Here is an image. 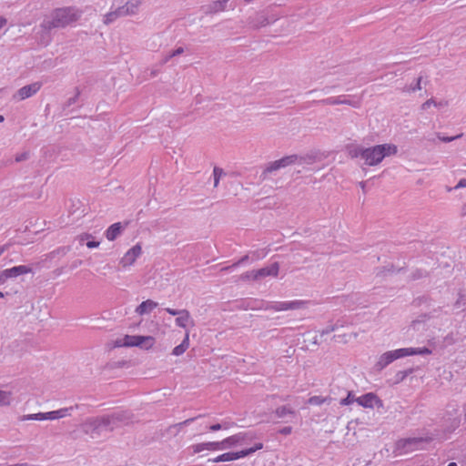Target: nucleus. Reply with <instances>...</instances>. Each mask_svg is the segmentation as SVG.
<instances>
[{"label": "nucleus", "instance_id": "1", "mask_svg": "<svg viewBox=\"0 0 466 466\" xmlns=\"http://www.w3.org/2000/svg\"><path fill=\"white\" fill-rule=\"evenodd\" d=\"M131 416L127 411H117L110 415L86 420L82 425V431L91 438H97L105 431H112L119 423H127Z\"/></svg>", "mask_w": 466, "mask_h": 466}, {"label": "nucleus", "instance_id": "2", "mask_svg": "<svg viewBox=\"0 0 466 466\" xmlns=\"http://www.w3.org/2000/svg\"><path fill=\"white\" fill-rule=\"evenodd\" d=\"M82 12L74 6H67L55 9L50 18L45 19L41 27L46 31L54 28H64L80 19Z\"/></svg>", "mask_w": 466, "mask_h": 466}, {"label": "nucleus", "instance_id": "3", "mask_svg": "<svg viewBox=\"0 0 466 466\" xmlns=\"http://www.w3.org/2000/svg\"><path fill=\"white\" fill-rule=\"evenodd\" d=\"M431 350L428 348H403L395 350H390L380 356L374 368L377 371H381L389 364L394 360L412 355H427L431 354Z\"/></svg>", "mask_w": 466, "mask_h": 466}, {"label": "nucleus", "instance_id": "4", "mask_svg": "<svg viewBox=\"0 0 466 466\" xmlns=\"http://www.w3.org/2000/svg\"><path fill=\"white\" fill-rule=\"evenodd\" d=\"M398 148L393 144H381L366 147L364 151V164L367 166H377L386 157L396 155Z\"/></svg>", "mask_w": 466, "mask_h": 466}, {"label": "nucleus", "instance_id": "5", "mask_svg": "<svg viewBox=\"0 0 466 466\" xmlns=\"http://www.w3.org/2000/svg\"><path fill=\"white\" fill-rule=\"evenodd\" d=\"M154 338L151 336H131L126 335L122 339L115 340V347H141L149 349L153 346Z\"/></svg>", "mask_w": 466, "mask_h": 466}, {"label": "nucleus", "instance_id": "6", "mask_svg": "<svg viewBox=\"0 0 466 466\" xmlns=\"http://www.w3.org/2000/svg\"><path fill=\"white\" fill-rule=\"evenodd\" d=\"M262 448H263L262 443H257L254 447H251V448L246 449V450H242L240 451L223 453V454L218 455V457L212 459L211 461L213 462L231 461L234 460H238V459L246 457Z\"/></svg>", "mask_w": 466, "mask_h": 466}, {"label": "nucleus", "instance_id": "7", "mask_svg": "<svg viewBox=\"0 0 466 466\" xmlns=\"http://www.w3.org/2000/svg\"><path fill=\"white\" fill-rule=\"evenodd\" d=\"M165 310L172 316H177L176 319V325L177 327L186 329L189 324L193 327L195 325L190 313L187 309H174L167 308Z\"/></svg>", "mask_w": 466, "mask_h": 466}, {"label": "nucleus", "instance_id": "8", "mask_svg": "<svg viewBox=\"0 0 466 466\" xmlns=\"http://www.w3.org/2000/svg\"><path fill=\"white\" fill-rule=\"evenodd\" d=\"M307 303L305 300L282 301L268 305L265 309L275 311L296 310L305 308Z\"/></svg>", "mask_w": 466, "mask_h": 466}, {"label": "nucleus", "instance_id": "9", "mask_svg": "<svg viewBox=\"0 0 466 466\" xmlns=\"http://www.w3.org/2000/svg\"><path fill=\"white\" fill-rule=\"evenodd\" d=\"M32 272V268L25 265L15 266L0 271V284H4L8 279L16 278L23 274Z\"/></svg>", "mask_w": 466, "mask_h": 466}, {"label": "nucleus", "instance_id": "10", "mask_svg": "<svg viewBox=\"0 0 466 466\" xmlns=\"http://www.w3.org/2000/svg\"><path fill=\"white\" fill-rule=\"evenodd\" d=\"M356 402L364 408H383L382 400L373 392L356 398Z\"/></svg>", "mask_w": 466, "mask_h": 466}, {"label": "nucleus", "instance_id": "11", "mask_svg": "<svg viewBox=\"0 0 466 466\" xmlns=\"http://www.w3.org/2000/svg\"><path fill=\"white\" fill-rule=\"evenodd\" d=\"M41 86V82H35L30 85H26L19 88L13 97L16 100H24L29 98L36 94L40 90Z\"/></svg>", "mask_w": 466, "mask_h": 466}, {"label": "nucleus", "instance_id": "12", "mask_svg": "<svg viewBox=\"0 0 466 466\" xmlns=\"http://www.w3.org/2000/svg\"><path fill=\"white\" fill-rule=\"evenodd\" d=\"M142 252V248L140 244L135 245L131 248L120 259V264L126 268L127 266H131L136 259L140 256Z\"/></svg>", "mask_w": 466, "mask_h": 466}, {"label": "nucleus", "instance_id": "13", "mask_svg": "<svg viewBox=\"0 0 466 466\" xmlns=\"http://www.w3.org/2000/svg\"><path fill=\"white\" fill-rule=\"evenodd\" d=\"M279 266L278 262L271 264L269 267L262 268L258 270H253V279L257 280L268 276L277 277L279 274Z\"/></svg>", "mask_w": 466, "mask_h": 466}, {"label": "nucleus", "instance_id": "14", "mask_svg": "<svg viewBox=\"0 0 466 466\" xmlns=\"http://www.w3.org/2000/svg\"><path fill=\"white\" fill-rule=\"evenodd\" d=\"M324 105H349L353 107H360V102L359 101H352L346 98H341V96L339 97H329L327 99H324L321 101Z\"/></svg>", "mask_w": 466, "mask_h": 466}, {"label": "nucleus", "instance_id": "15", "mask_svg": "<svg viewBox=\"0 0 466 466\" xmlns=\"http://www.w3.org/2000/svg\"><path fill=\"white\" fill-rule=\"evenodd\" d=\"M73 410V407H67L59 409L57 410L46 412V420H58L67 416H71Z\"/></svg>", "mask_w": 466, "mask_h": 466}, {"label": "nucleus", "instance_id": "16", "mask_svg": "<svg viewBox=\"0 0 466 466\" xmlns=\"http://www.w3.org/2000/svg\"><path fill=\"white\" fill-rule=\"evenodd\" d=\"M228 1L229 0H215L205 7V13L211 15L224 11Z\"/></svg>", "mask_w": 466, "mask_h": 466}, {"label": "nucleus", "instance_id": "17", "mask_svg": "<svg viewBox=\"0 0 466 466\" xmlns=\"http://www.w3.org/2000/svg\"><path fill=\"white\" fill-rule=\"evenodd\" d=\"M124 227L120 222L114 223L106 231V238L109 241L115 240L122 233Z\"/></svg>", "mask_w": 466, "mask_h": 466}, {"label": "nucleus", "instance_id": "18", "mask_svg": "<svg viewBox=\"0 0 466 466\" xmlns=\"http://www.w3.org/2000/svg\"><path fill=\"white\" fill-rule=\"evenodd\" d=\"M245 434L243 433H238L233 436H230L228 438H226L221 441V448L222 450L233 447L237 445L238 443H240L244 441Z\"/></svg>", "mask_w": 466, "mask_h": 466}, {"label": "nucleus", "instance_id": "19", "mask_svg": "<svg viewBox=\"0 0 466 466\" xmlns=\"http://www.w3.org/2000/svg\"><path fill=\"white\" fill-rule=\"evenodd\" d=\"M296 165H312L318 160V155L310 152L305 155L296 154Z\"/></svg>", "mask_w": 466, "mask_h": 466}, {"label": "nucleus", "instance_id": "20", "mask_svg": "<svg viewBox=\"0 0 466 466\" xmlns=\"http://www.w3.org/2000/svg\"><path fill=\"white\" fill-rule=\"evenodd\" d=\"M157 306L158 304L157 302L147 299L137 307L136 313L138 315H145L155 309Z\"/></svg>", "mask_w": 466, "mask_h": 466}, {"label": "nucleus", "instance_id": "21", "mask_svg": "<svg viewBox=\"0 0 466 466\" xmlns=\"http://www.w3.org/2000/svg\"><path fill=\"white\" fill-rule=\"evenodd\" d=\"M189 347V332L186 331L185 338L182 342L174 348L172 354L175 356L182 355Z\"/></svg>", "mask_w": 466, "mask_h": 466}, {"label": "nucleus", "instance_id": "22", "mask_svg": "<svg viewBox=\"0 0 466 466\" xmlns=\"http://www.w3.org/2000/svg\"><path fill=\"white\" fill-rule=\"evenodd\" d=\"M143 0H128L123 6L128 15H136Z\"/></svg>", "mask_w": 466, "mask_h": 466}, {"label": "nucleus", "instance_id": "23", "mask_svg": "<svg viewBox=\"0 0 466 466\" xmlns=\"http://www.w3.org/2000/svg\"><path fill=\"white\" fill-rule=\"evenodd\" d=\"M366 147L350 145L347 147L348 154L351 158L360 157L363 159Z\"/></svg>", "mask_w": 466, "mask_h": 466}, {"label": "nucleus", "instance_id": "24", "mask_svg": "<svg viewBox=\"0 0 466 466\" xmlns=\"http://www.w3.org/2000/svg\"><path fill=\"white\" fill-rule=\"evenodd\" d=\"M282 167L279 165L278 160L269 162L263 170L261 177H263V179H265L268 174L278 171Z\"/></svg>", "mask_w": 466, "mask_h": 466}, {"label": "nucleus", "instance_id": "25", "mask_svg": "<svg viewBox=\"0 0 466 466\" xmlns=\"http://www.w3.org/2000/svg\"><path fill=\"white\" fill-rule=\"evenodd\" d=\"M296 154L285 156L279 159H278L279 165L282 167V168H285L287 167L296 165Z\"/></svg>", "mask_w": 466, "mask_h": 466}, {"label": "nucleus", "instance_id": "26", "mask_svg": "<svg viewBox=\"0 0 466 466\" xmlns=\"http://www.w3.org/2000/svg\"><path fill=\"white\" fill-rule=\"evenodd\" d=\"M12 402V392L0 390V407L9 406Z\"/></svg>", "mask_w": 466, "mask_h": 466}, {"label": "nucleus", "instance_id": "27", "mask_svg": "<svg viewBox=\"0 0 466 466\" xmlns=\"http://www.w3.org/2000/svg\"><path fill=\"white\" fill-rule=\"evenodd\" d=\"M275 413L279 418H284L287 415H294L295 410L288 406H281L276 409Z\"/></svg>", "mask_w": 466, "mask_h": 466}, {"label": "nucleus", "instance_id": "28", "mask_svg": "<svg viewBox=\"0 0 466 466\" xmlns=\"http://www.w3.org/2000/svg\"><path fill=\"white\" fill-rule=\"evenodd\" d=\"M184 48L182 46H179L177 48H176L175 50L171 51L169 54H167L161 61V65H165L167 64L169 59H171L172 57H175V56H180L184 53Z\"/></svg>", "mask_w": 466, "mask_h": 466}, {"label": "nucleus", "instance_id": "29", "mask_svg": "<svg viewBox=\"0 0 466 466\" xmlns=\"http://www.w3.org/2000/svg\"><path fill=\"white\" fill-rule=\"evenodd\" d=\"M46 420V412L45 413H42V412H39V413H35V414H28V415H23L21 418H20V420L24 421V420Z\"/></svg>", "mask_w": 466, "mask_h": 466}, {"label": "nucleus", "instance_id": "30", "mask_svg": "<svg viewBox=\"0 0 466 466\" xmlns=\"http://www.w3.org/2000/svg\"><path fill=\"white\" fill-rule=\"evenodd\" d=\"M305 341L315 346H319L322 342L321 338L317 333H307Z\"/></svg>", "mask_w": 466, "mask_h": 466}, {"label": "nucleus", "instance_id": "31", "mask_svg": "<svg viewBox=\"0 0 466 466\" xmlns=\"http://www.w3.org/2000/svg\"><path fill=\"white\" fill-rule=\"evenodd\" d=\"M277 17H272L271 19L268 18L266 15H261L258 17V22L254 25L255 26H265L274 21H276Z\"/></svg>", "mask_w": 466, "mask_h": 466}, {"label": "nucleus", "instance_id": "32", "mask_svg": "<svg viewBox=\"0 0 466 466\" xmlns=\"http://www.w3.org/2000/svg\"><path fill=\"white\" fill-rule=\"evenodd\" d=\"M225 175L224 171L222 168L220 167H215L214 169H213V176H214V187H217L218 183H219V179L220 177Z\"/></svg>", "mask_w": 466, "mask_h": 466}, {"label": "nucleus", "instance_id": "33", "mask_svg": "<svg viewBox=\"0 0 466 466\" xmlns=\"http://www.w3.org/2000/svg\"><path fill=\"white\" fill-rule=\"evenodd\" d=\"M412 372V370H400L395 375V383H400L405 380V378Z\"/></svg>", "mask_w": 466, "mask_h": 466}, {"label": "nucleus", "instance_id": "34", "mask_svg": "<svg viewBox=\"0 0 466 466\" xmlns=\"http://www.w3.org/2000/svg\"><path fill=\"white\" fill-rule=\"evenodd\" d=\"M327 401L326 398H323L321 396H313L310 397L308 400V402L311 405H321Z\"/></svg>", "mask_w": 466, "mask_h": 466}, {"label": "nucleus", "instance_id": "35", "mask_svg": "<svg viewBox=\"0 0 466 466\" xmlns=\"http://www.w3.org/2000/svg\"><path fill=\"white\" fill-rule=\"evenodd\" d=\"M205 447H206V450H208V451L222 450L221 441L205 442Z\"/></svg>", "mask_w": 466, "mask_h": 466}, {"label": "nucleus", "instance_id": "36", "mask_svg": "<svg viewBox=\"0 0 466 466\" xmlns=\"http://www.w3.org/2000/svg\"><path fill=\"white\" fill-rule=\"evenodd\" d=\"M465 306H466V299L463 295H460L454 304V307L457 309L463 310Z\"/></svg>", "mask_w": 466, "mask_h": 466}, {"label": "nucleus", "instance_id": "37", "mask_svg": "<svg viewBox=\"0 0 466 466\" xmlns=\"http://www.w3.org/2000/svg\"><path fill=\"white\" fill-rule=\"evenodd\" d=\"M420 82H421V76L417 78V83L413 86H410L404 88V91L406 92H415L416 90H420Z\"/></svg>", "mask_w": 466, "mask_h": 466}, {"label": "nucleus", "instance_id": "38", "mask_svg": "<svg viewBox=\"0 0 466 466\" xmlns=\"http://www.w3.org/2000/svg\"><path fill=\"white\" fill-rule=\"evenodd\" d=\"M338 329V326L335 324V325H330V326H328L326 329H322L321 331H319V337L322 339V337H324L325 335H328L331 332H334L336 331Z\"/></svg>", "mask_w": 466, "mask_h": 466}, {"label": "nucleus", "instance_id": "39", "mask_svg": "<svg viewBox=\"0 0 466 466\" xmlns=\"http://www.w3.org/2000/svg\"><path fill=\"white\" fill-rule=\"evenodd\" d=\"M356 401V399L354 398L353 394L351 392L348 393V396L340 400V405L346 406L350 405Z\"/></svg>", "mask_w": 466, "mask_h": 466}, {"label": "nucleus", "instance_id": "40", "mask_svg": "<svg viewBox=\"0 0 466 466\" xmlns=\"http://www.w3.org/2000/svg\"><path fill=\"white\" fill-rule=\"evenodd\" d=\"M116 19H117V17L116 16V14L114 13V11H111L105 15L104 23L106 25H109V24L113 23L114 21H116Z\"/></svg>", "mask_w": 466, "mask_h": 466}, {"label": "nucleus", "instance_id": "41", "mask_svg": "<svg viewBox=\"0 0 466 466\" xmlns=\"http://www.w3.org/2000/svg\"><path fill=\"white\" fill-rule=\"evenodd\" d=\"M114 13L117 18L128 15L126 13L125 7L123 5L118 6L116 10H114Z\"/></svg>", "mask_w": 466, "mask_h": 466}, {"label": "nucleus", "instance_id": "42", "mask_svg": "<svg viewBox=\"0 0 466 466\" xmlns=\"http://www.w3.org/2000/svg\"><path fill=\"white\" fill-rule=\"evenodd\" d=\"M431 106H437V102L433 98H431V99H428L427 101H425L421 105L420 108H421V110H426Z\"/></svg>", "mask_w": 466, "mask_h": 466}, {"label": "nucleus", "instance_id": "43", "mask_svg": "<svg viewBox=\"0 0 466 466\" xmlns=\"http://www.w3.org/2000/svg\"><path fill=\"white\" fill-rule=\"evenodd\" d=\"M192 450L194 453L201 452L206 450L205 443H198L192 446Z\"/></svg>", "mask_w": 466, "mask_h": 466}, {"label": "nucleus", "instance_id": "44", "mask_svg": "<svg viewBox=\"0 0 466 466\" xmlns=\"http://www.w3.org/2000/svg\"><path fill=\"white\" fill-rule=\"evenodd\" d=\"M29 153L28 152H23L21 154L16 155L15 161L16 162H22L28 158Z\"/></svg>", "mask_w": 466, "mask_h": 466}, {"label": "nucleus", "instance_id": "45", "mask_svg": "<svg viewBox=\"0 0 466 466\" xmlns=\"http://www.w3.org/2000/svg\"><path fill=\"white\" fill-rule=\"evenodd\" d=\"M90 238H92V236L90 234L84 233V234L79 235L77 237V239L80 244H83L85 240L89 239Z\"/></svg>", "mask_w": 466, "mask_h": 466}, {"label": "nucleus", "instance_id": "46", "mask_svg": "<svg viewBox=\"0 0 466 466\" xmlns=\"http://www.w3.org/2000/svg\"><path fill=\"white\" fill-rule=\"evenodd\" d=\"M240 279L242 280H248V279H253V270L245 272L244 274L241 275Z\"/></svg>", "mask_w": 466, "mask_h": 466}, {"label": "nucleus", "instance_id": "47", "mask_svg": "<svg viewBox=\"0 0 466 466\" xmlns=\"http://www.w3.org/2000/svg\"><path fill=\"white\" fill-rule=\"evenodd\" d=\"M79 94H80L79 90H76V94L75 95V96L70 97V98L67 100V103H66V104H67V106H68L76 103V101L77 100V98H78V96H79Z\"/></svg>", "mask_w": 466, "mask_h": 466}, {"label": "nucleus", "instance_id": "48", "mask_svg": "<svg viewBox=\"0 0 466 466\" xmlns=\"http://www.w3.org/2000/svg\"><path fill=\"white\" fill-rule=\"evenodd\" d=\"M196 418H190V419H187L182 422H179V423H177L174 425V427H177V428H181L182 426L184 425H187L189 424L190 422H192L193 420H195Z\"/></svg>", "mask_w": 466, "mask_h": 466}, {"label": "nucleus", "instance_id": "49", "mask_svg": "<svg viewBox=\"0 0 466 466\" xmlns=\"http://www.w3.org/2000/svg\"><path fill=\"white\" fill-rule=\"evenodd\" d=\"M291 431H292V428L289 426L284 427L279 430V433L283 434V435H289L291 433Z\"/></svg>", "mask_w": 466, "mask_h": 466}, {"label": "nucleus", "instance_id": "50", "mask_svg": "<svg viewBox=\"0 0 466 466\" xmlns=\"http://www.w3.org/2000/svg\"><path fill=\"white\" fill-rule=\"evenodd\" d=\"M99 245H100V242H98V241L91 240V241L86 242V247L89 248H97Z\"/></svg>", "mask_w": 466, "mask_h": 466}, {"label": "nucleus", "instance_id": "51", "mask_svg": "<svg viewBox=\"0 0 466 466\" xmlns=\"http://www.w3.org/2000/svg\"><path fill=\"white\" fill-rule=\"evenodd\" d=\"M466 187V179L461 178L459 183L454 187V189Z\"/></svg>", "mask_w": 466, "mask_h": 466}, {"label": "nucleus", "instance_id": "52", "mask_svg": "<svg viewBox=\"0 0 466 466\" xmlns=\"http://www.w3.org/2000/svg\"><path fill=\"white\" fill-rule=\"evenodd\" d=\"M248 259V256L246 255L244 257H242L238 261H237L236 263H234L231 267H237L242 263H244L245 261H247Z\"/></svg>", "mask_w": 466, "mask_h": 466}, {"label": "nucleus", "instance_id": "53", "mask_svg": "<svg viewBox=\"0 0 466 466\" xmlns=\"http://www.w3.org/2000/svg\"><path fill=\"white\" fill-rule=\"evenodd\" d=\"M223 428V426L219 423H217V424H213L209 427V429L213 431H219Z\"/></svg>", "mask_w": 466, "mask_h": 466}, {"label": "nucleus", "instance_id": "54", "mask_svg": "<svg viewBox=\"0 0 466 466\" xmlns=\"http://www.w3.org/2000/svg\"><path fill=\"white\" fill-rule=\"evenodd\" d=\"M448 106V101H445V100H442V101H440V102H437V106L438 107H445Z\"/></svg>", "mask_w": 466, "mask_h": 466}, {"label": "nucleus", "instance_id": "55", "mask_svg": "<svg viewBox=\"0 0 466 466\" xmlns=\"http://www.w3.org/2000/svg\"><path fill=\"white\" fill-rule=\"evenodd\" d=\"M6 23H7V20L5 17L0 16V29L2 27H4L6 25Z\"/></svg>", "mask_w": 466, "mask_h": 466}, {"label": "nucleus", "instance_id": "56", "mask_svg": "<svg viewBox=\"0 0 466 466\" xmlns=\"http://www.w3.org/2000/svg\"><path fill=\"white\" fill-rule=\"evenodd\" d=\"M461 214L462 217L466 216V203L462 205Z\"/></svg>", "mask_w": 466, "mask_h": 466}, {"label": "nucleus", "instance_id": "57", "mask_svg": "<svg viewBox=\"0 0 466 466\" xmlns=\"http://www.w3.org/2000/svg\"><path fill=\"white\" fill-rule=\"evenodd\" d=\"M422 277V273L420 271H418L417 273L413 274V279H418Z\"/></svg>", "mask_w": 466, "mask_h": 466}, {"label": "nucleus", "instance_id": "58", "mask_svg": "<svg viewBox=\"0 0 466 466\" xmlns=\"http://www.w3.org/2000/svg\"><path fill=\"white\" fill-rule=\"evenodd\" d=\"M7 246H2L0 247V256L6 250Z\"/></svg>", "mask_w": 466, "mask_h": 466}, {"label": "nucleus", "instance_id": "59", "mask_svg": "<svg viewBox=\"0 0 466 466\" xmlns=\"http://www.w3.org/2000/svg\"><path fill=\"white\" fill-rule=\"evenodd\" d=\"M453 139H454V137H442L441 138V140L444 141V142H451Z\"/></svg>", "mask_w": 466, "mask_h": 466}, {"label": "nucleus", "instance_id": "60", "mask_svg": "<svg viewBox=\"0 0 466 466\" xmlns=\"http://www.w3.org/2000/svg\"><path fill=\"white\" fill-rule=\"evenodd\" d=\"M82 264V261L81 260H77L76 261L74 264H73V267L74 268H76L77 266L81 265Z\"/></svg>", "mask_w": 466, "mask_h": 466}, {"label": "nucleus", "instance_id": "61", "mask_svg": "<svg viewBox=\"0 0 466 466\" xmlns=\"http://www.w3.org/2000/svg\"><path fill=\"white\" fill-rule=\"evenodd\" d=\"M360 187L362 188V190L364 191L365 190V182L364 181H361L360 182Z\"/></svg>", "mask_w": 466, "mask_h": 466}, {"label": "nucleus", "instance_id": "62", "mask_svg": "<svg viewBox=\"0 0 466 466\" xmlns=\"http://www.w3.org/2000/svg\"><path fill=\"white\" fill-rule=\"evenodd\" d=\"M157 73H158L157 70H152L150 75H151V76H156L157 75Z\"/></svg>", "mask_w": 466, "mask_h": 466}, {"label": "nucleus", "instance_id": "63", "mask_svg": "<svg viewBox=\"0 0 466 466\" xmlns=\"http://www.w3.org/2000/svg\"><path fill=\"white\" fill-rule=\"evenodd\" d=\"M104 268L106 269H111V266L109 264H106Z\"/></svg>", "mask_w": 466, "mask_h": 466}, {"label": "nucleus", "instance_id": "64", "mask_svg": "<svg viewBox=\"0 0 466 466\" xmlns=\"http://www.w3.org/2000/svg\"><path fill=\"white\" fill-rule=\"evenodd\" d=\"M448 466H457V464L455 462H451L448 464Z\"/></svg>", "mask_w": 466, "mask_h": 466}]
</instances>
